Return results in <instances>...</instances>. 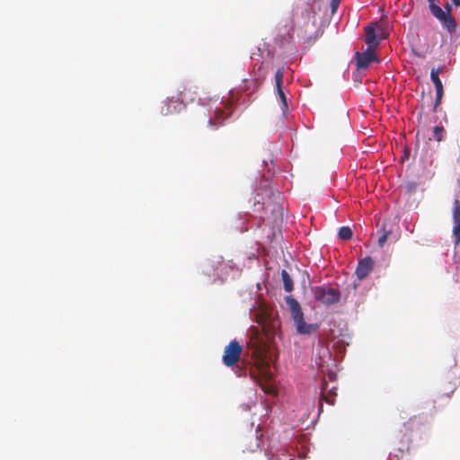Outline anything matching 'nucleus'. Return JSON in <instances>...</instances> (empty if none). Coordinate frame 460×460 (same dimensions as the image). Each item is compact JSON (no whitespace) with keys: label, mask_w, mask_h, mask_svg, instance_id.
Wrapping results in <instances>:
<instances>
[{"label":"nucleus","mask_w":460,"mask_h":460,"mask_svg":"<svg viewBox=\"0 0 460 460\" xmlns=\"http://www.w3.org/2000/svg\"><path fill=\"white\" fill-rule=\"evenodd\" d=\"M266 192L269 193V197L267 199L263 198L261 199H257L255 205H261L262 209L270 210L272 213H279L281 211L282 208L279 204L280 200V193L279 191L272 190L271 189L266 190Z\"/></svg>","instance_id":"obj_6"},{"label":"nucleus","mask_w":460,"mask_h":460,"mask_svg":"<svg viewBox=\"0 0 460 460\" xmlns=\"http://www.w3.org/2000/svg\"><path fill=\"white\" fill-rule=\"evenodd\" d=\"M390 234H391L390 230L387 231V230L383 229L381 231V234L379 235L378 240H377L378 245L380 247H383L385 245V243H386L388 236Z\"/></svg>","instance_id":"obj_20"},{"label":"nucleus","mask_w":460,"mask_h":460,"mask_svg":"<svg viewBox=\"0 0 460 460\" xmlns=\"http://www.w3.org/2000/svg\"><path fill=\"white\" fill-rule=\"evenodd\" d=\"M243 348L235 340L230 341V343L225 348L223 354V362L227 367H233L239 359L242 353Z\"/></svg>","instance_id":"obj_5"},{"label":"nucleus","mask_w":460,"mask_h":460,"mask_svg":"<svg viewBox=\"0 0 460 460\" xmlns=\"http://www.w3.org/2000/svg\"><path fill=\"white\" fill-rule=\"evenodd\" d=\"M356 66L358 69L366 70L372 62L379 63L380 59L376 56V52L366 49L363 52H355Z\"/></svg>","instance_id":"obj_8"},{"label":"nucleus","mask_w":460,"mask_h":460,"mask_svg":"<svg viewBox=\"0 0 460 460\" xmlns=\"http://www.w3.org/2000/svg\"><path fill=\"white\" fill-rule=\"evenodd\" d=\"M335 391L336 387L334 386L328 390L327 384L324 383L322 387L321 400L333 405L335 402V396L337 395Z\"/></svg>","instance_id":"obj_13"},{"label":"nucleus","mask_w":460,"mask_h":460,"mask_svg":"<svg viewBox=\"0 0 460 460\" xmlns=\"http://www.w3.org/2000/svg\"><path fill=\"white\" fill-rule=\"evenodd\" d=\"M441 71H442L441 67H438V68L433 67L430 71V79H431L432 83L434 84L435 88H440L441 86H443L442 82L439 78V74L441 73Z\"/></svg>","instance_id":"obj_16"},{"label":"nucleus","mask_w":460,"mask_h":460,"mask_svg":"<svg viewBox=\"0 0 460 460\" xmlns=\"http://www.w3.org/2000/svg\"><path fill=\"white\" fill-rule=\"evenodd\" d=\"M228 117V115H226L225 111L222 109H217L215 111V117H209L207 119L206 112L204 111V118L202 119V122L206 124L207 128H209L211 129H216L219 126H221L224 122V120Z\"/></svg>","instance_id":"obj_10"},{"label":"nucleus","mask_w":460,"mask_h":460,"mask_svg":"<svg viewBox=\"0 0 460 460\" xmlns=\"http://www.w3.org/2000/svg\"><path fill=\"white\" fill-rule=\"evenodd\" d=\"M455 6H460V0H451Z\"/></svg>","instance_id":"obj_27"},{"label":"nucleus","mask_w":460,"mask_h":460,"mask_svg":"<svg viewBox=\"0 0 460 460\" xmlns=\"http://www.w3.org/2000/svg\"><path fill=\"white\" fill-rule=\"evenodd\" d=\"M435 89H436V102H435V105H434V111H437V107L440 104L441 99H442L443 93H444L443 86H441L440 88H435Z\"/></svg>","instance_id":"obj_22"},{"label":"nucleus","mask_w":460,"mask_h":460,"mask_svg":"<svg viewBox=\"0 0 460 460\" xmlns=\"http://www.w3.org/2000/svg\"><path fill=\"white\" fill-rule=\"evenodd\" d=\"M311 290L314 299L326 306L334 305L341 300V294L336 288L323 285L313 287Z\"/></svg>","instance_id":"obj_3"},{"label":"nucleus","mask_w":460,"mask_h":460,"mask_svg":"<svg viewBox=\"0 0 460 460\" xmlns=\"http://www.w3.org/2000/svg\"><path fill=\"white\" fill-rule=\"evenodd\" d=\"M254 447H255V448L259 447V443H258V439L257 438H255Z\"/></svg>","instance_id":"obj_28"},{"label":"nucleus","mask_w":460,"mask_h":460,"mask_svg":"<svg viewBox=\"0 0 460 460\" xmlns=\"http://www.w3.org/2000/svg\"><path fill=\"white\" fill-rule=\"evenodd\" d=\"M341 0H330V12L332 16H333L336 13L341 4Z\"/></svg>","instance_id":"obj_23"},{"label":"nucleus","mask_w":460,"mask_h":460,"mask_svg":"<svg viewBox=\"0 0 460 460\" xmlns=\"http://www.w3.org/2000/svg\"><path fill=\"white\" fill-rule=\"evenodd\" d=\"M453 205V236L455 238V244L457 245L460 243V200L456 199Z\"/></svg>","instance_id":"obj_11"},{"label":"nucleus","mask_w":460,"mask_h":460,"mask_svg":"<svg viewBox=\"0 0 460 460\" xmlns=\"http://www.w3.org/2000/svg\"><path fill=\"white\" fill-rule=\"evenodd\" d=\"M285 301L289 307L291 318L294 321L297 333L309 335L317 332L319 324L305 323L302 307L296 298L292 296H287Z\"/></svg>","instance_id":"obj_1"},{"label":"nucleus","mask_w":460,"mask_h":460,"mask_svg":"<svg viewBox=\"0 0 460 460\" xmlns=\"http://www.w3.org/2000/svg\"><path fill=\"white\" fill-rule=\"evenodd\" d=\"M374 261L370 257H366L360 260L356 269V275L358 279H363L367 277L368 274L372 271Z\"/></svg>","instance_id":"obj_12"},{"label":"nucleus","mask_w":460,"mask_h":460,"mask_svg":"<svg viewBox=\"0 0 460 460\" xmlns=\"http://www.w3.org/2000/svg\"><path fill=\"white\" fill-rule=\"evenodd\" d=\"M338 235L342 240H349L353 236V232L349 226H341L339 230Z\"/></svg>","instance_id":"obj_17"},{"label":"nucleus","mask_w":460,"mask_h":460,"mask_svg":"<svg viewBox=\"0 0 460 460\" xmlns=\"http://www.w3.org/2000/svg\"><path fill=\"white\" fill-rule=\"evenodd\" d=\"M277 92H278V95L280 99V102L282 103L283 112L286 113V111H288V102H287L286 94L284 93L282 87L277 88Z\"/></svg>","instance_id":"obj_19"},{"label":"nucleus","mask_w":460,"mask_h":460,"mask_svg":"<svg viewBox=\"0 0 460 460\" xmlns=\"http://www.w3.org/2000/svg\"><path fill=\"white\" fill-rule=\"evenodd\" d=\"M460 384V367H457L455 359H450L447 365V372L441 383V393L448 398Z\"/></svg>","instance_id":"obj_2"},{"label":"nucleus","mask_w":460,"mask_h":460,"mask_svg":"<svg viewBox=\"0 0 460 460\" xmlns=\"http://www.w3.org/2000/svg\"><path fill=\"white\" fill-rule=\"evenodd\" d=\"M429 4H436V0H428Z\"/></svg>","instance_id":"obj_29"},{"label":"nucleus","mask_w":460,"mask_h":460,"mask_svg":"<svg viewBox=\"0 0 460 460\" xmlns=\"http://www.w3.org/2000/svg\"><path fill=\"white\" fill-rule=\"evenodd\" d=\"M319 411H323V403H322V402H320V405H319Z\"/></svg>","instance_id":"obj_30"},{"label":"nucleus","mask_w":460,"mask_h":460,"mask_svg":"<svg viewBox=\"0 0 460 460\" xmlns=\"http://www.w3.org/2000/svg\"><path fill=\"white\" fill-rule=\"evenodd\" d=\"M179 101L180 102L169 100L168 103L162 107L161 113L163 115H168V114L172 113V111L171 109V106L173 104V108L175 110L176 104L181 105L185 101V98L181 96V97H179Z\"/></svg>","instance_id":"obj_15"},{"label":"nucleus","mask_w":460,"mask_h":460,"mask_svg":"<svg viewBox=\"0 0 460 460\" xmlns=\"http://www.w3.org/2000/svg\"><path fill=\"white\" fill-rule=\"evenodd\" d=\"M409 442H410V438H407V444H406V446H403L402 447H400L398 450H399L401 453H403L404 451H409Z\"/></svg>","instance_id":"obj_26"},{"label":"nucleus","mask_w":460,"mask_h":460,"mask_svg":"<svg viewBox=\"0 0 460 460\" xmlns=\"http://www.w3.org/2000/svg\"><path fill=\"white\" fill-rule=\"evenodd\" d=\"M283 77H284L283 69H278L275 73V82H276L277 88H281L283 86Z\"/></svg>","instance_id":"obj_21"},{"label":"nucleus","mask_w":460,"mask_h":460,"mask_svg":"<svg viewBox=\"0 0 460 460\" xmlns=\"http://www.w3.org/2000/svg\"><path fill=\"white\" fill-rule=\"evenodd\" d=\"M281 278L284 285V289L286 292H291L294 289L293 280L286 270H282Z\"/></svg>","instance_id":"obj_14"},{"label":"nucleus","mask_w":460,"mask_h":460,"mask_svg":"<svg viewBox=\"0 0 460 460\" xmlns=\"http://www.w3.org/2000/svg\"><path fill=\"white\" fill-rule=\"evenodd\" d=\"M447 12L443 11L441 7L436 4H429V10L431 13L439 21L443 22V25L449 29L450 26H455L454 20L451 18L449 12L450 6L447 5Z\"/></svg>","instance_id":"obj_9"},{"label":"nucleus","mask_w":460,"mask_h":460,"mask_svg":"<svg viewBox=\"0 0 460 460\" xmlns=\"http://www.w3.org/2000/svg\"><path fill=\"white\" fill-rule=\"evenodd\" d=\"M434 43H428V44H421L420 43L417 48H419L421 50H424V51H429V49L433 48L434 47Z\"/></svg>","instance_id":"obj_24"},{"label":"nucleus","mask_w":460,"mask_h":460,"mask_svg":"<svg viewBox=\"0 0 460 460\" xmlns=\"http://www.w3.org/2000/svg\"><path fill=\"white\" fill-rule=\"evenodd\" d=\"M311 0H307L306 3L303 4H297L293 10V20L298 24H302L306 26L309 24V22L314 18V12L312 9ZM313 2L314 0H312Z\"/></svg>","instance_id":"obj_4"},{"label":"nucleus","mask_w":460,"mask_h":460,"mask_svg":"<svg viewBox=\"0 0 460 460\" xmlns=\"http://www.w3.org/2000/svg\"><path fill=\"white\" fill-rule=\"evenodd\" d=\"M363 29H367V30H370V29H382L380 25H378V23L376 22H370L369 24L366 25Z\"/></svg>","instance_id":"obj_25"},{"label":"nucleus","mask_w":460,"mask_h":460,"mask_svg":"<svg viewBox=\"0 0 460 460\" xmlns=\"http://www.w3.org/2000/svg\"><path fill=\"white\" fill-rule=\"evenodd\" d=\"M387 31H365L362 40L367 44V49L376 52L381 41L388 38Z\"/></svg>","instance_id":"obj_7"},{"label":"nucleus","mask_w":460,"mask_h":460,"mask_svg":"<svg viewBox=\"0 0 460 460\" xmlns=\"http://www.w3.org/2000/svg\"><path fill=\"white\" fill-rule=\"evenodd\" d=\"M445 129L442 126H436L433 130V137L438 141L440 142L444 138Z\"/></svg>","instance_id":"obj_18"}]
</instances>
